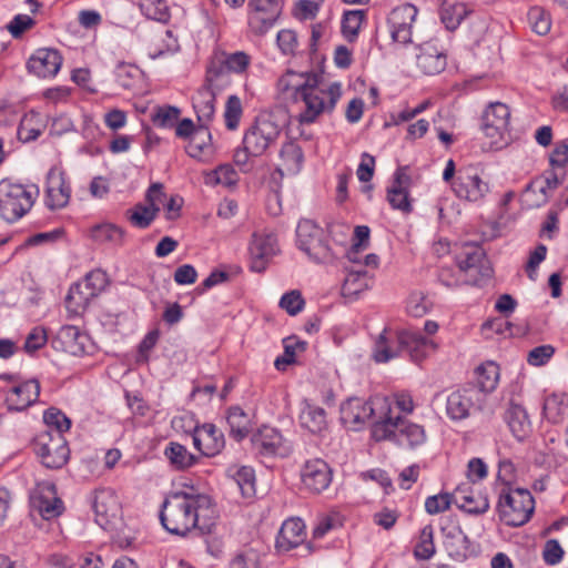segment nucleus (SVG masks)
Segmentation results:
<instances>
[{"instance_id": "1", "label": "nucleus", "mask_w": 568, "mask_h": 568, "mask_svg": "<svg viewBox=\"0 0 568 568\" xmlns=\"http://www.w3.org/2000/svg\"><path fill=\"white\" fill-rule=\"evenodd\" d=\"M321 75L311 72L287 70L277 81V89L283 99L302 103L298 121L302 124L315 122L323 112H332L341 98L339 83H332L327 89L320 87Z\"/></svg>"}, {"instance_id": "2", "label": "nucleus", "mask_w": 568, "mask_h": 568, "mask_svg": "<svg viewBox=\"0 0 568 568\" xmlns=\"http://www.w3.org/2000/svg\"><path fill=\"white\" fill-rule=\"evenodd\" d=\"M212 506V499L207 495L175 491L162 503L160 521L163 528L172 535L185 536L192 529H199L201 534H209L212 523H202L201 518L213 513Z\"/></svg>"}, {"instance_id": "3", "label": "nucleus", "mask_w": 568, "mask_h": 568, "mask_svg": "<svg viewBox=\"0 0 568 568\" xmlns=\"http://www.w3.org/2000/svg\"><path fill=\"white\" fill-rule=\"evenodd\" d=\"M372 436L376 442L389 440L398 446L414 449L426 442L423 426L399 415H394L393 408L384 420H377L372 427Z\"/></svg>"}, {"instance_id": "4", "label": "nucleus", "mask_w": 568, "mask_h": 568, "mask_svg": "<svg viewBox=\"0 0 568 568\" xmlns=\"http://www.w3.org/2000/svg\"><path fill=\"white\" fill-rule=\"evenodd\" d=\"M37 194V189L32 191L11 179L1 180L0 216L9 223L17 222L31 210Z\"/></svg>"}, {"instance_id": "5", "label": "nucleus", "mask_w": 568, "mask_h": 568, "mask_svg": "<svg viewBox=\"0 0 568 568\" xmlns=\"http://www.w3.org/2000/svg\"><path fill=\"white\" fill-rule=\"evenodd\" d=\"M390 400L385 396H374L369 400L348 398L341 405V420L345 425L359 426L366 420H384L390 413Z\"/></svg>"}, {"instance_id": "6", "label": "nucleus", "mask_w": 568, "mask_h": 568, "mask_svg": "<svg viewBox=\"0 0 568 568\" xmlns=\"http://www.w3.org/2000/svg\"><path fill=\"white\" fill-rule=\"evenodd\" d=\"M498 508L507 525L518 527L530 519L535 509V500L527 489L501 488Z\"/></svg>"}, {"instance_id": "7", "label": "nucleus", "mask_w": 568, "mask_h": 568, "mask_svg": "<svg viewBox=\"0 0 568 568\" xmlns=\"http://www.w3.org/2000/svg\"><path fill=\"white\" fill-rule=\"evenodd\" d=\"M296 242L298 248L317 263L328 262L333 257L325 231L312 220L298 222Z\"/></svg>"}, {"instance_id": "8", "label": "nucleus", "mask_w": 568, "mask_h": 568, "mask_svg": "<svg viewBox=\"0 0 568 568\" xmlns=\"http://www.w3.org/2000/svg\"><path fill=\"white\" fill-rule=\"evenodd\" d=\"M108 285V276L101 270L87 274L85 278L72 285L65 297V307L72 314L84 311L90 301L98 296Z\"/></svg>"}, {"instance_id": "9", "label": "nucleus", "mask_w": 568, "mask_h": 568, "mask_svg": "<svg viewBox=\"0 0 568 568\" xmlns=\"http://www.w3.org/2000/svg\"><path fill=\"white\" fill-rule=\"evenodd\" d=\"M281 131V126L270 118H257L245 132L243 145L252 156H260L276 142Z\"/></svg>"}, {"instance_id": "10", "label": "nucleus", "mask_w": 568, "mask_h": 568, "mask_svg": "<svg viewBox=\"0 0 568 568\" xmlns=\"http://www.w3.org/2000/svg\"><path fill=\"white\" fill-rule=\"evenodd\" d=\"M37 454L47 468H61L69 459L70 449L63 435L59 433H42L36 443Z\"/></svg>"}, {"instance_id": "11", "label": "nucleus", "mask_w": 568, "mask_h": 568, "mask_svg": "<svg viewBox=\"0 0 568 568\" xmlns=\"http://www.w3.org/2000/svg\"><path fill=\"white\" fill-rule=\"evenodd\" d=\"M483 402L480 390L475 386H466L447 395L446 414L453 420H463L473 410L481 409Z\"/></svg>"}, {"instance_id": "12", "label": "nucleus", "mask_w": 568, "mask_h": 568, "mask_svg": "<svg viewBox=\"0 0 568 568\" xmlns=\"http://www.w3.org/2000/svg\"><path fill=\"white\" fill-rule=\"evenodd\" d=\"M417 13L418 9L412 3H404L390 11L387 23L394 42L402 44L412 42V29Z\"/></svg>"}, {"instance_id": "13", "label": "nucleus", "mask_w": 568, "mask_h": 568, "mask_svg": "<svg viewBox=\"0 0 568 568\" xmlns=\"http://www.w3.org/2000/svg\"><path fill=\"white\" fill-rule=\"evenodd\" d=\"M452 187L457 197L478 203L489 193V184L484 181L474 170L459 171Z\"/></svg>"}, {"instance_id": "14", "label": "nucleus", "mask_w": 568, "mask_h": 568, "mask_svg": "<svg viewBox=\"0 0 568 568\" xmlns=\"http://www.w3.org/2000/svg\"><path fill=\"white\" fill-rule=\"evenodd\" d=\"M283 4V0H248V8L253 11L250 24L255 32H267L280 18Z\"/></svg>"}, {"instance_id": "15", "label": "nucleus", "mask_w": 568, "mask_h": 568, "mask_svg": "<svg viewBox=\"0 0 568 568\" xmlns=\"http://www.w3.org/2000/svg\"><path fill=\"white\" fill-rule=\"evenodd\" d=\"M301 479L304 489L312 494H321L332 481V469L322 458L310 459L301 470Z\"/></svg>"}, {"instance_id": "16", "label": "nucleus", "mask_w": 568, "mask_h": 568, "mask_svg": "<svg viewBox=\"0 0 568 568\" xmlns=\"http://www.w3.org/2000/svg\"><path fill=\"white\" fill-rule=\"evenodd\" d=\"M248 250L251 271L262 273L266 270L271 258L278 252L277 239L274 234L254 233Z\"/></svg>"}, {"instance_id": "17", "label": "nucleus", "mask_w": 568, "mask_h": 568, "mask_svg": "<svg viewBox=\"0 0 568 568\" xmlns=\"http://www.w3.org/2000/svg\"><path fill=\"white\" fill-rule=\"evenodd\" d=\"M192 438L194 447L202 456L206 457L217 455L225 445L223 433L210 423L196 426L192 433Z\"/></svg>"}, {"instance_id": "18", "label": "nucleus", "mask_w": 568, "mask_h": 568, "mask_svg": "<svg viewBox=\"0 0 568 568\" xmlns=\"http://www.w3.org/2000/svg\"><path fill=\"white\" fill-rule=\"evenodd\" d=\"M509 119L510 111L506 104L501 102L490 103L483 114L481 130L488 138H501L508 132Z\"/></svg>"}, {"instance_id": "19", "label": "nucleus", "mask_w": 568, "mask_h": 568, "mask_svg": "<svg viewBox=\"0 0 568 568\" xmlns=\"http://www.w3.org/2000/svg\"><path fill=\"white\" fill-rule=\"evenodd\" d=\"M62 64V57L55 49L41 48L31 55L27 63L30 73L39 78L54 77Z\"/></svg>"}, {"instance_id": "20", "label": "nucleus", "mask_w": 568, "mask_h": 568, "mask_svg": "<svg viewBox=\"0 0 568 568\" xmlns=\"http://www.w3.org/2000/svg\"><path fill=\"white\" fill-rule=\"evenodd\" d=\"M89 342V336L81 332L79 327L64 325L59 329L57 337L53 339V345L57 349L72 356H81L87 353Z\"/></svg>"}, {"instance_id": "21", "label": "nucleus", "mask_w": 568, "mask_h": 568, "mask_svg": "<svg viewBox=\"0 0 568 568\" xmlns=\"http://www.w3.org/2000/svg\"><path fill=\"white\" fill-rule=\"evenodd\" d=\"M456 264L463 272L476 270L483 277L491 275V268L486 260L485 251L478 244H464L462 251L456 255Z\"/></svg>"}, {"instance_id": "22", "label": "nucleus", "mask_w": 568, "mask_h": 568, "mask_svg": "<svg viewBox=\"0 0 568 568\" xmlns=\"http://www.w3.org/2000/svg\"><path fill=\"white\" fill-rule=\"evenodd\" d=\"M453 501L467 514L480 515L489 509V500L486 495L474 490L469 484L457 486L453 493Z\"/></svg>"}, {"instance_id": "23", "label": "nucleus", "mask_w": 568, "mask_h": 568, "mask_svg": "<svg viewBox=\"0 0 568 568\" xmlns=\"http://www.w3.org/2000/svg\"><path fill=\"white\" fill-rule=\"evenodd\" d=\"M444 546L448 556L456 561H464L474 554L471 541L460 526L443 528Z\"/></svg>"}, {"instance_id": "24", "label": "nucleus", "mask_w": 568, "mask_h": 568, "mask_svg": "<svg viewBox=\"0 0 568 568\" xmlns=\"http://www.w3.org/2000/svg\"><path fill=\"white\" fill-rule=\"evenodd\" d=\"M397 342L402 354H408L410 359L416 363L423 361L429 349L435 348L433 341L418 332L403 331L397 335Z\"/></svg>"}, {"instance_id": "25", "label": "nucleus", "mask_w": 568, "mask_h": 568, "mask_svg": "<svg viewBox=\"0 0 568 568\" xmlns=\"http://www.w3.org/2000/svg\"><path fill=\"white\" fill-rule=\"evenodd\" d=\"M40 395V384L37 379H30L13 386L7 396L9 410L22 412L34 404Z\"/></svg>"}, {"instance_id": "26", "label": "nucleus", "mask_w": 568, "mask_h": 568, "mask_svg": "<svg viewBox=\"0 0 568 568\" xmlns=\"http://www.w3.org/2000/svg\"><path fill=\"white\" fill-rule=\"evenodd\" d=\"M95 523L105 528L118 511L116 497L111 489H97L91 499Z\"/></svg>"}, {"instance_id": "27", "label": "nucleus", "mask_w": 568, "mask_h": 568, "mask_svg": "<svg viewBox=\"0 0 568 568\" xmlns=\"http://www.w3.org/2000/svg\"><path fill=\"white\" fill-rule=\"evenodd\" d=\"M416 64L426 75H435L445 70L446 55L435 44L426 42L419 47Z\"/></svg>"}, {"instance_id": "28", "label": "nucleus", "mask_w": 568, "mask_h": 568, "mask_svg": "<svg viewBox=\"0 0 568 568\" xmlns=\"http://www.w3.org/2000/svg\"><path fill=\"white\" fill-rule=\"evenodd\" d=\"M253 445L264 455H284L287 450L282 434L273 427H263L252 437Z\"/></svg>"}, {"instance_id": "29", "label": "nucleus", "mask_w": 568, "mask_h": 568, "mask_svg": "<svg viewBox=\"0 0 568 568\" xmlns=\"http://www.w3.org/2000/svg\"><path fill=\"white\" fill-rule=\"evenodd\" d=\"M305 525L300 518H291L282 524L276 537V547L288 551L304 541Z\"/></svg>"}, {"instance_id": "30", "label": "nucleus", "mask_w": 568, "mask_h": 568, "mask_svg": "<svg viewBox=\"0 0 568 568\" xmlns=\"http://www.w3.org/2000/svg\"><path fill=\"white\" fill-rule=\"evenodd\" d=\"M70 192L63 174L50 171L47 182V205L51 210L64 207L70 200Z\"/></svg>"}, {"instance_id": "31", "label": "nucleus", "mask_w": 568, "mask_h": 568, "mask_svg": "<svg viewBox=\"0 0 568 568\" xmlns=\"http://www.w3.org/2000/svg\"><path fill=\"white\" fill-rule=\"evenodd\" d=\"M504 419L514 437L519 442L529 436L531 423L526 409L521 405L510 402L505 410Z\"/></svg>"}, {"instance_id": "32", "label": "nucleus", "mask_w": 568, "mask_h": 568, "mask_svg": "<svg viewBox=\"0 0 568 568\" xmlns=\"http://www.w3.org/2000/svg\"><path fill=\"white\" fill-rule=\"evenodd\" d=\"M282 165L275 170V173L283 178L284 174H297L304 162V154L302 148L294 141H288L282 145L280 151Z\"/></svg>"}, {"instance_id": "33", "label": "nucleus", "mask_w": 568, "mask_h": 568, "mask_svg": "<svg viewBox=\"0 0 568 568\" xmlns=\"http://www.w3.org/2000/svg\"><path fill=\"white\" fill-rule=\"evenodd\" d=\"M215 95L210 88H201L193 97V109L199 125L209 128L215 113Z\"/></svg>"}, {"instance_id": "34", "label": "nucleus", "mask_w": 568, "mask_h": 568, "mask_svg": "<svg viewBox=\"0 0 568 568\" xmlns=\"http://www.w3.org/2000/svg\"><path fill=\"white\" fill-rule=\"evenodd\" d=\"M50 496L40 493L31 496V505L36 508L42 518L52 519L61 515L63 510V503L55 496L54 487L47 486Z\"/></svg>"}, {"instance_id": "35", "label": "nucleus", "mask_w": 568, "mask_h": 568, "mask_svg": "<svg viewBox=\"0 0 568 568\" xmlns=\"http://www.w3.org/2000/svg\"><path fill=\"white\" fill-rule=\"evenodd\" d=\"M232 82L231 72L222 64L215 55L211 59L205 75V84L202 88H210L214 93L226 89Z\"/></svg>"}, {"instance_id": "36", "label": "nucleus", "mask_w": 568, "mask_h": 568, "mask_svg": "<svg viewBox=\"0 0 568 568\" xmlns=\"http://www.w3.org/2000/svg\"><path fill=\"white\" fill-rule=\"evenodd\" d=\"M226 422L230 426V436L237 442L242 440L251 433V417L239 405H234L227 408Z\"/></svg>"}, {"instance_id": "37", "label": "nucleus", "mask_w": 568, "mask_h": 568, "mask_svg": "<svg viewBox=\"0 0 568 568\" xmlns=\"http://www.w3.org/2000/svg\"><path fill=\"white\" fill-rule=\"evenodd\" d=\"M164 456L173 469L182 471L197 464L200 456L194 455L187 448L176 442H171L164 449Z\"/></svg>"}, {"instance_id": "38", "label": "nucleus", "mask_w": 568, "mask_h": 568, "mask_svg": "<svg viewBox=\"0 0 568 568\" xmlns=\"http://www.w3.org/2000/svg\"><path fill=\"white\" fill-rule=\"evenodd\" d=\"M371 281L372 276L363 267L351 270L342 285V295L346 298L355 300L362 292L369 288Z\"/></svg>"}, {"instance_id": "39", "label": "nucleus", "mask_w": 568, "mask_h": 568, "mask_svg": "<svg viewBox=\"0 0 568 568\" xmlns=\"http://www.w3.org/2000/svg\"><path fill=\"white\" fill-rule=\"evenodd\" d=\"M476 385H474L478 390H480L481 399L484 400L485 395L487 393L493 392L499 381V367L494 362H487L476 369Z\"/></svg>"}, {"instance_id": "40", "label": "nucleus", "mask_w": 568, "mask_h": 568, "mask_svg": "<svg viewBox=\"0 0 568 568\" xmlns=\"http://www.w3.org/2000/svg\"><path fill=\"white\" fill-rule=\"evenodd\" d=\"M227 475L234 480L243 497L255 495V473L248 466H233L227 469Z\"/></svg>"}, {"instance_id": "41", "label": "nucleus", "mask_w": 568, "mask_h": 568, "mask_svg": "<svg viewBox=\"0 0 568 568\" xmlns=\"http://www.w3.org/2000/svg\"><path fill=\"white\" fill-rule=\"evenodd\" d=\"M301 425L312 434H318L326 428V413L324 408L306 403L300 415Z\"/></svg>"}, {"instance_id": "42", "label": "nucleus", "mask_w": 568, "mask_h": 568, "mask_svg": "<svg viewBox=\"0 0 568 568\" xmlns=\"http://www.w3.org/2000/svg\"><path fill=\"white\" fill-rule=\"evenodd\" d=\"M544 414L554 423H560L568 417V396L566 394H551L544 402Z\"/></svg>"}, {"instance_id": "43", "label": "nucleus", "mask_w": 568, "mask_h": 568, "mask_svg": "<svg viewBox=\"0 0 568 568\" xmlns=\"http://www.w3.org/2000/svg\"><path fill=\"white\" fill-rule=\"evenodd\" d=\"M366 18L365 10L345 11L342 18V33L348 42L356 41L362 23Z\"/></svg>"}, {"instance_id": "44", "label": "nucleus", "mask_w": 568, "mask_h": 568, "mask_svg": "<svg viewBox=\"0 0 568 568\" xmlns=\"http://www.w3.org/2000/svg\"><path fill=\"white\" fill-rule=\"evenodd\" d=\"M159 212V206L153 207L138 203L133 206V209L126 211V217L133 226L139 229H146L155 220Z\"/></svg>"}, {"instance_id": "45", "label": "nucleus", "mask_w": 568, "mask_h": 568, "mask_svg": "<svg viewBox=\"0 0 568 568\" xmlns=\"http://www.w3.org/2000/svg\"><path fill=\"white\" fill-rule=\"evenodd\" d=\"M402 355L397 339L388 341L385 333H382L375 342L373 349V358L376 363H387L392 358Z\"/></svg>"}, {"instance_id": "46", "label": "nucleus", "mask_w": 568, "mask_h": 568, "mask_svg": "<svg viewBox=\"0 0 568 568\" xmlns=\"http://www.w3.org/2000/svg\"><path fill=\"white\" fill-rule=\"evenodd\" d=\"M141 12L150 20L166 23L170 18V9L165 0H141Z\"/></svg>"}, {"instance_id": "47", "label": "nucleus", "mask_w": 568, "mask_h": 568, "mask_svg": "<svg viewBox=\"0 0 568 568\" xmlns=\"http://www.w3.org/2000/svg\"><path fill=\"white\" fill-rule=\"evenodd\" d=\"M91 236L95 242H109L114 245H121L124 239V231L114 224L104 223L95 225L91 231Z\"/></svg>"}, {"instance_id": "48", "label": "nucleus", "mask_w": 568, "mask_h": 568, "mask_svg": "<svg viewBox=\"0 0 568 568\" xmlns=\"http://www.w3.org/2000/svg\"><path fill=\"white\" fill-rule=\"evenodd\" d=\"M43 422L50 428L45 433H59L63 435L71 427L70 418L55 407H50L44 412Z\"/></svg>"}, {"instance_id": "49", "label": "nucleus", "mask_w": 568, "mask_h": 568, "mask_svg": "<svg viewBox=\"0 0 568 568\" xmlns=\"http://www.w3.org/2000/svg\"><path fill=\"white\" fill-rule=\"evenodd\" d=\"M221 60L222 64L232 73H243L250 65V57L243 52L234 53L220 52L214 54Z\"/></svg>"}, {"instance_id": "50", "label": "nucleus", "mask_w": 568, "mask_h": 568, "mask_svg": "<svg viewBox=\"0 0 568 568\" xmlns=\"http://www.w3.org/2000/svg\"><path fill=\"white\" fill-rule=\"evenodd\" d=\"M465 9L462 4H443L439 10L440 21L449 31L456 30L465 17Z\"/></svg>"}, {"instance_id": "51", "label": "nucleus", "mask_w": 568, "mask_h": 568, "mask_svg": "<svg viewBox=\"0 0 568 568\" xmlns=\"http://www.w3.org/2000/svg\"><path fill=\"white\" fill-rule=\"evenodd\" d=\"M528 22L534 32L545 36L549 32L551 20L549 13L541 7H532L527 13Z\"/></svg>"}, {"instance_id": "52", "label": "nucleus", "mask_w": 568, "mask_h": 568, "mask_svg": "<svg viewBox=\"0 0 568 568\" xmlns=\"http://www.w3.org/2000/svg\"><path fill=\"white\" fill-rule=\"evenodd\" d=\"M434 554V530L430 525H427L420 531V540L414 549V556L420 560H428Z\"/></svg>"}, {"instance_id": "53", "label": "nucleus", "mask_w": 568, "mask_h": 568, "mask_svg": "<svg viewBox=\"0 0 568 568\" xmlns=\"http://www.w3.org/2000/svg\"><path fill=\"white\" fill-rule=\"evenodd\" d=\"M211 140V133L209 128L199 125L194 134L190 138L189 144L186 145V152L192 158H199L203 153L204 149L209 146Z\"/></svg>"}, {"instance_id": "54", "label": "nucleus", "mask_w": 568, "mask_h": 568, "mask_svg": "<svg viewBox=\"0 0 568 568\" xmlns=\"http://www.w3.org/2000/svg\"><path fill=\"white\" fill-rule=\"evenodd\" d=\"M114 75L120 87L131 89L140 75V69L131 63L119 62Z\"/></svg>"}, {"instance_id": "55", "label": "nucleus", "mask_w": 568, "mask_h": 568, "mask_svg": "<svg viewBox=\"0 0 568 568\" xmlns=\"http://www.w3.org/2000/svg\"><path fill=\"white\" fill-rule=\"evenodd\" d=\"M243 114L242 102L237 95H230L225 103L224 120L229 130L237 129Z\"/></svg>"}, {"instance_id": "56", "label": "nucleus", "mask_w": 568, "mask_h": 568, "mask_svg": "<svg viewBox=\"0 0 568 568\" xmlns=\"http://www.w3.org/2000/svg\"><path fill=\"white\" fill-rule=\"evenodd\" d=\"M37 119L38 115L36 113H31L21 120L17 129V136L21 142L28 143L37 140L41 135L42 130L34 125Z\"/></svg>"}, {"instance_id": "57", "label": "nucleus", "mask_w": 568, "mask_h": 568, "mask_svg": "<svg viewBox=\"0 0 568 568\" xmlns=\"http://www.w3.org/2000/svg\"><path fill=\"white\" fill-rule=\"evenodd\" d=\"M180 115V109L172 105H163L155 109L152 122L158 128H172Z\"/></svg>"}, {"instance_id": "58", "label": "nucleus", "mask_w": 568, "mask_h": 568, "mask_svg": "<svg viewBox=\"0 0 568 568\" xmlns=\"http://www.w3.org/2000/svg\"><path fill=\"white\" fill-rule=\"evenodd\" d=\"M432 302L422 292L412 293L407 302V312L414 317H422L428 313Z\"/></svg>"}, {"instance_id": "59", "label": "nucleus", "mask_w": 568, "mask_h": 568, "mask_svg": "<svg viewBox=\"0 0 568 568\" xmlns=\"http://www.w3.org/2000/svg\"><path fill=\"white\" fill-rule=\"evenodd\" d=\"M207 180L214 184L233 185L237 174L231 164H222L207 175Z\"/></svg>"}, {"instance_id": "60", "label": "nucleus", "mask_w": 568, "mask_h": 568, "mask_svg": "<svg viewBox=\"0 0 568 568\" xmlns=\"http://www.w3.org/2000/svg\"><path fill=\"white\" fill-rule=\"evenodd\" d=\"M278 305L290 315L294 316L303 310L305 301L300 291L293 290L281 297Z\"/></svg>"}, {"instance_id": "61", "label": "nucleus", "mask_w": 568, "mask_h": 568, "mask_svg": "<svg viewBox=\"0 0 568 568\" xmlns=\"http://www.w3.org/2000/svg\"><path fill=\"white\" fill-rule=\"evenodd\" d=\"M387 201L394 210L405 214L410 213L413 210L407 190L388 189Z\"/></svg>"}, {"instance_id": "62", "label": "nucleus", "mask_w": 568, "mask_h": 568, "mask_svg": "<svg viewBox=\"0 0 568 568\" xmlns=\"http://www.w3.org/2000/svg\"><path fill=\"white\" fill-rule=\"evenodd\" d=\"M453 501V495L438 494L429 496L425 501V509L429 515H436L446 511Z\"/></svg>"}, {"instance_id": "63", "label": "nucleus", "mask_w": 568, "mask_h": 568, "mask_svg": "<svg viewBox=\"0 0 568 568\" xmlns=\"http://www.w3.org/2000/svg\"><path fill=\"white\" fill-rule=\"evenodd\" d=\"M36 24L34 19L28 14H17L7 26L8 31L14 39L20 38L27 30Z\"/></svg>"}, {"instance_id": "64", "label": "nucleus", "mask_w": 568, "mask_h": 568, "mask_svg": "<svg viewBox=\"0 0 568 568\" xmlns=\"http://www.w3.org/2000/svg\"><path fill=\"white\" fill-rule=\"evenodd\" d=\"M48 341L47 333L42 327H34L27 336L23 349L28 354H33L45 345Z\"/></svg>"}]
</instances>
